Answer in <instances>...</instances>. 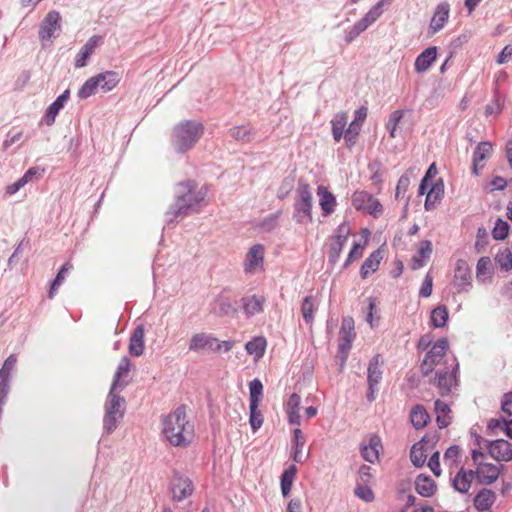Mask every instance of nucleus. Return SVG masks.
<instances>
[{"label": "nucleus", "instance_id": "nucleus-1", "mask_svg": "<svg viewBox=\"0 0 512 512\" xmlns=\"http://www.w3.org/2000/svg\"><path fill=\"white\" fill-rule=\"evenodd\" d=\"M162 432L167 441L176 447H186L193 441L194 425L188 420L184 407H178L164 417Z\"/></svg>", "mask_w": 512, "mask_h": 512}, {"label": "nucleus", "instance_id": "nucleus-2", "mask_svg": "<svg viewBox=\"0 0 512 512\" xmlns=\"http://www.w3.org/2000/svg\"><path fill=\"white\" fill-rule=\"evenodd\" d=\"M204 126L200 122L186 120L177 124L173 129L172 142L180 152L191 149L202 137Z\"/></svg>", "mask_w": 512, "mask_h": 512}, {"label": "nucleus", "instance_id": "nucleus-3", "mask_svg": "<svg viewBox=\"0 0 512 512\" xmlns=\"http://www.w3.org/2000/svg\"><path fill=\"white\" fill-rule=\"evenodd\" d=\"M313 207V195L307 182L299 181L296 189L293 218L297 223H311Z\"/></svg>", "mask_w": 512, "mask_h": 512}, {"label": "nucleus", "instance_id": "nucleus-4", "mask_svg": "<svg viewBox=\"0 0 512 512\" xmlns=\"http://www.w3.org/2000/svg\"><path fill=\"white\" fill-rule=\"evenodd\" d=\"M351 203L357 211L369 214L374 218L380 217L384 212L382 203L365 190L355 191L352 194Z\"/></svg>", "mask_w": 512, "mask_h": 512}, {"label": "nucleus", "instance_id": "nucleus-5", "mask_svg": "<svg viewBox=\"0 0 512 512\" xmlns=\"http://www.w3.org/2000/svg\"><path fill=\"white\" fill-rule=\"evenodd\" d=\"M448 350V341L445 338L437 340L432 348L426 354L420 369L423 375H429L437 366L444 364L446 352Z\"/></svg>", "mask_w": 512, "mask_h": 512}, {"label": "nucleus", "instance_id": "nucleus-6", "mask_svg": "<svg viewBox=\"0 0 512 512\" xmlns=\"http://www.w3.org/2000/svg\"><path fill=\"white\" fill-rule=\"evenodd\" d=\"M110 390L109 400L106 405V415L104 418V428L111 433L124 416V398Z\"/></svg>", "mask_w": 512, "mask_h": 512}, {"label": "nucleus", "instance_id": "nucleus-7", "mask_svg": "<svg viewBox=\"0 0 512 512\" xmlns=\"http://www.w3.org/2000/svg\"><path fill=\"white\" fill-rule=\"evenodd\" d=\"M483 458L484 454L482 452L476 450L472 452V460L476 465L475 478L480 484L489 485L497 480L499 470L494 464L482 462Z\"/></svg>", "mask_w": 512, "mask_h": 512}, {"label": "nucleus", "instance_id": "nucleus-8", "mask_svg": "<svg viewBox=\"0 0 512 512\" xmlns=\"http://www.w3.org/2000/svg\"><path fill=\"white\" fill-rule=\"evenodd\" d=\"M457 370L458 364L453 362L446 366L444 370L437 371L435 384L442 396L448 395L452 388L457 385Z\"/></svg>", "mask_w": 512, "mask_h": 512}, {"label": "nucleus", "instance_id": "nucleus-9", "mask_svg": "<svg viewBox=\"0 0 512 512\" xmlns=\"http://www.w3.org/2000/svg\"><path fill=\"white\" fill-rule=\"evenodd\" d=\"M349 234L350 227L348 224L342 223L338 226L336 234L332 238V243L330 245L329 258L331 262L335 263L338 260L343 247L347 242Z\"/></svg>", "mask_w": 512, "mask_h": 512}, {"label": "nucleus", "instance_id": "nucleus-10", "mask_svg": "<svg viewBox=\"0 0 512 512\" xmlns=\"http://www.w3.org/2000/svg\"><path fill=\"white\" fill-rule=\"evenodd\" d=\"M170 490L172 493V499L180 502L192 495L194 486L188 477L175 476L171 481Z\"/></svg>", "mask_w": 512, "mask_h": 512}, {"label": "nucleus", "instance_id": "nucleus-11", "mask_svg": "<svg viewBox=\"0 0 512 512\" xmlns=\"http://www.w3.org/2000/svg\"><path fill=\"white\" fill-rule=\"evenodd\" d=\"M471 270L467 261L459 259L455 265L453 284L458 292H462L471 286Z\"/></svg>", "mask_w": 512, "mask_h": 512}, {"label": "nucleus", "instance_id": "nucleus-12", "mask_svg": "<svg viewBox=\"0 0 512 512\" xmlns=\"http://www.w3.org/2000/svg\"><path fill=\"white\" fill-rule=\"evenodd\" d=\"M355 325L352 317H345L342 320L339 332V349L342 353H347L355 338Z\"/></svg>", "mask_w": 512, "mask_h": 512}, {"label": "nucleus", "instance_id": "nucleus-13", "mask_svg": "<svg viewBox=\"0 0 512 512\" xmlns=\"http://www.w3.org/2000/svg\"><path fill=\"white\" fill-rule=\"evenodd\" d=\"M187 192L178 197L177 206L178 213H186L187 210L193 209L203 199L204 195L200 192H195L190 182L187 183Z\"/></svg>", "mask_w": 512, "mask_h": 512}, {"label": "nucleus", "instance_id": "nucleus-14", "mask_svg": "<svg viewBox=\"0 0 512 512\" xmlns=\"http://www.w3.org/2000/svg\"><path fill=\"white\" fill-rule=\"evenodd\" d=\"M383 450L382 442L379 436L370 435L367 443L361 445L362 457L370 463L379 460L380 452Z\"/></svg>", "mask_w": 512, "mask_h": 512}, {"label": "nucleus", "instance_id": "nucleus-15", "mask_svg": "<svg viewBox=\"0 0 512 512\" xmlns=\"http://www.w3.org/2000/svg\"><path fill=\"white\" fill-rule=\"evenodd\" d=\"M383 362L380 360V356L376 355L370 361L368 366V384H369V394L367 395L369 401H373L375 399L374 392L375 387L378 385L382 378L381 366Z\"/></svg>", "mask_w": 512, "mask_h": 512}, {"label": "nucleus", "instance_id": "nucleus-16", "mask_svg": "<svg viewBox=\"0 0 512 512\" xmlns=\"http://www.w3.org/2000/svg\"><path fill=\"white\" fill-rule=\"evenodd\" d=\"M317 195L319 197V205L323 216H329L334 213L337 206L335 195L324 185L317 187Z\"/></svg>", "mask_w": 512, "mask_h": 512}, {"label": "nucleus", "instance_id": "nucleus-17", "mask_svg": "<svg viewBox=\"0 0 512 512\" xmlns=\"http://www.w3.org/2000/svg\"><path fill=\"white\" fill-rule=\"evenodd\" d=\"M449 13L450 6L447 2H443L437 5L429 26L432 34H435L444 28L449 19Z\"/></svg>", "mask_w": 512, "mask_h": 512}, {"label": "nucleus", "instance_id": "nucleus-18", "mask_svg": "<svg viewBox=\"0 0 512 512\" xmlns=\"http://www.w3.org/2000/svg\"><path fill=\"white\" fill-rule=\"evenodd\" d=\"M488 450L496 460L509 461L512 459V446L507 440L498 439L491 442Z\"/></svg>", "mask_w": 512, "mask_h": 512}, {"label": "nucleus", "instance_id": "nucleus-19", "mask_svg": "<svg viewBox=\"0 0 512 512\" xmlns=\"http://www.w3.org/2000/svg\"><path fill=\"white\" fill-rule=\"evenodd\" d=\"M60 28V15L56 11L47 14L41 24L39 36L42 39H50L54 32Z\"/></svg>", "mask_w": 512, "mask_h": 512}, {"label": "nucleus", "instance_id": "nucleus-20", "mask_svg": "<svg viewBox=\"0 0 512 512\" xmlns=\"http://www.w3.org/2000/svg\"><path fill=\"white\" fill-rule=\"evenodd\" d=\"M300 405H301V397L300 395L293 393L289 396L288 401L286 403V413L288 417V422L290 424H294L300 426L301 424V416H300Z\"/></svg>", "mask_w": 512, "mask_h": 512}, {"label": "nucleus", "instance_id": "nucleus-21", "mask_svg": "<svg viewBox=\"0 0 512 512\" xmlns=\"http://www.w3.org/2000/svg\"><path fill=\"white\" fill-rule=\"evenodd\" d=\"M215 345V337L205 333H197L192 336L189 344V349L192 351L208 349L215 352Z\"/></svg>", "mask_w": 512, "mask_h": 512}, {"label": "nucleus", "instance_id": "nucleus-22", "mask_svg": "<svg viewBox=\"0 0 512 512\" xmlns=\"http://www.w3.org/2000/svg\"><path fill=\"white\" fill-rule=\"evenodd\" d=\"M95 77L99 85L98 87L103 92L112 91L121 81L120 74L116 71L111 70L99 73Z\"/></svg>", "mask_w": 512, "mask_h": 512}, {"label": "nucleus", "instance_id": "nucleus-23", "mask_svg": "<svg viewBox=\"0 0 512 512\" xmlns=\"http://www.w3.org/2000/svg\"><path fill=\"white\" fill-rule=\"evenodd\" d=\"M496 501V494L490 489H481L473 500V506L477 511L492 509Z\"/></svg>", "mask_w": 512, "mask_h": 512}, {"label": "nucleus", "instance_id": "nucleus-24", "mask_svg": "<svg viewBox=\"0 0 512 512\" xmlns=\"http://www.w3.org/2000/svg\"><path fill=\"white\" fill-rule=\"evenodd\" d=\"M437 48L435 46L425 49L415 60V70L418 73L427 71L436 60Z\"/></svg>", "mask_w": 512, "mask_h": 512}, {"label": "nucleus", "instance_id": "nucleus-25", "mask_svg": "<svg viewBox=\"0 0 512 512\" xmlns=\"http://www.w3.org/2000/svg\"><path fill=\"white\" fill-rule=\"evenodd\" d=\"M415 489L423 497H432L437 490V485L428 475L420 474L415 479Z\"/></svg>", "mask_w": 512, "mask_h": 512}, {"label": "nucleus", "instance_id": "nucleus-26", "mask_svg": "<svg viewBox=\"0 0 512 512\" xmlns=\"http://www.w3.org/2000/svg\"><path fill=\"white\" fill-rule=\"evenodd\" d=\"M474 478V471L461 468L453 479V487L460 493H467Z\"/></svg>", "mask_w": 512, "mask_h": 512}, {"label": "nucleus", "instance_id": "nucleus-27", "mask_svg": "<svg viewBox=\"0 0 512 512\" xmlns=\"http://www.w3.org/2000/svg\"><path fill=\"white\" fill-rule=\"evenodd\" d=\"M264 248L262 245H254L246 256L245 271L251 272L263 264Z\"/></svg>", "mask_w": 512, "mask_h": 512}, {"label": "nucleus", "instance_id": "nucleus-28", "mask_svg": "<svg viewBox=\"0 0 512 512\" xmlns=\"http://www.w3.org/2000/svg\"><path fill=\"white\" fill-rule=\"evenodd\" d=\"M100 41H101L100 36H93L86 42V44L82 47V49L77 54V57L75 60V66L77 68H81L86 65L87 59L94 52L95 48L99 45Z\"/></svg>", "mask_w": 512, "mask_h": 512}, {"label": "nucleus", "instance_id": "nucleus-29", "mask_svg": "<svg viewBox=\"0 0 512 512\" xmlns=\"http://www.w3.org/2000/svg\"><path fill=\"white\" fill-rule=\"evenodd\" d=\"M144 352V327L137 326L129 341V353L133 356H141Z\"/></svg>", "mask_w": 512, "mask_h": 512}, {"label": "nucleus", "instance_id": "nucleus-30", "mask_svg": "<svg viewBox=\"0 0 512 512\" xmlns=\"http://www.w3.org/2000/svg\"><path fill=\"white\" fill-rule=\"evenodd\" d=\"M435 413H436V422L439 428H446L451 424L452 421V411L448 404L441 400H436L434 404Z\"/></svg>", "mask_w": 512, "mask_h": 512}, {"label": "nucleus", "instance_id": "nucleus-31", "mask_svg": "<svg viewBox=\"0 0 512 512\" xmlns=\"http://www.w3.org/2000/svg\"><path fill=\"white\" fill-rule=\"evenodd\" d=\"M69 98V90L64 91L57 99L47 108L45 122L51 126L55 122V118L59 111L64 107L65 102Z\"/></svg>", "mask_w": 512, "mask_h": 512}, {"label": "nucleus", "instance_id": "nucleus-32", "mask_svg": "<svg viewBox=\"0 0 512 512\" xmlns=\"http://www.w3.org/2000/svg\"><path fill=\"white\" fill-rule=\"evenodd\" d=\"M264 303L265 298L263 296L252 295L242 298L243 309L248 316L261 313Z\"/></svg>", "mask_w": 512, "mask_h": 512}, {"label": "nucleus", "instance_id": "nucleus-33", "mask_svg": "<svg viewBox=\"0 0 512 512\" xmlns=\"http://www.w3.org/2000/svg\"><path fill=\"white\" fill-rule=\"evenodd\" d=\"M381 261V253L379 250L374 251L365 259L361 268L360 275L363 279L367 278L370 274L377 271Z\"/></svg>", "mask_w": 512, "mask_h": 512}, {"label": "nucleus", "instance_id": "nucleus-34", "mask_svg": "<svg viewBox=\"0 0 512 512\" xmlns=\"http://www.w3.org/2000/svg\"><path fill=\"white\" fill-rule=\"evenodd\" d=\"M444 195V184L442 179H438L427 192L425 200V208L429 210L435 206V204L441 200Z\"/></svg>", "mask_w": 512, "mask_h": 512}, {"label": "nucleus", "instance_id": "nucleus-35", "mask_svg": "<svg viewBox=\"0 0 512 512\" xmlns=\"http://www.w3.org/2000/svg\"><path fill=\"white\" fill-rule=\"evenodd\" d=\"M347 120L348 115L345 112L337 113L331 120L332 135L335 142H339L342 139L347 125Z\"/></svg>", "mask_w": 512, "mask_h": 512}, {"label": "nucleus", "instance_id": "nucleus-36", "mask_svg": "<svg viewBox=\"0 0 512 512\" xmlns=\"http://www.w3.org/2000/svg\"><path fill=\"white\" fill-rule=\"evenodd\" d=\"M492 151L491 143L481 142L478 144L473 154V171L475 174H478L479 164L484 161Z\"/></svg>", "mask_w": 512, "mask_h": 512}, {"label": "nucleus", "instance_id": "nucleus-37", "mask_svg": "<svg viewBox=\"0 0 512 512\" xmlns=\"http://www.w3.org/2000/svg\"><path fill=\"white\" fill-rule=\"evenodd\" d=\"M297 473V467L290 465L281 475V492L284 497H287L292 489V485Z\"/></svg>", "mask_w": 512, "mask_h": 512}, {"label": "nucleus", "instance_id": "nucleus-38", "mask_svg": "<svg viewBox=\"0 0 512 512\" xmlns=\"http://www.w3.org/2000/svg\"><path fill=\"white\" fill-rule=\"evenodd\" d=\"M411 423L416 429L424 428L429 421V414L426 409L421 405H416L410 414Z\"/></svg>", "mask_w": 512, "mask_h": 512}, {"label": "nucleus", "instance_id": "nucleus-39", "mask_svg": "<svg viewBox=\"0 0 512 512\" xmlns=\"http://www.w3.org/2000/svg\"><path fill=\"white\" fill-rule=\"evenodd\" d=\"M266 345L267 342L264 337H255L246 344L245 348L248 354L254 355L255 359L258 360L264 355Z\"/></svg>", "mask_w": 512, "mask_h": 512}, {"label": "nucleus", "instance_id": "nucleus-40", "mask_svg": "<svg viewBox=\"0 0 512 512\" xmlns=\"http://www.w3.org/2000/svg\"><path fill=\"white\" fill-rule=\"evenodd\" d=\"M131 362L127 357H123L119 363L117 371L114 376L112 390L122 385V380L127 378L130 372Z\"/></svg>", "mask_w": 512, "mask_h": 512}, {"label": "nucleus", "instance_id": "nucleus-41", "mask_svg": "<svg viewBox=\"0 0 512 512\" xmlns=\"http://www.w3.org/2000/svg\"><path fill=\"white\" fill-rule=\"evenodd\" d=\"M374 21L365 14L359 21H357L351 30L346 35V41H353L358 35L365 31Z\"/></svg>", "mask_w": 512, "mask_h": 512}, {"label": "nucleus", "instance_id": "nucleus-42", "mask_svg": "<svg viewBox=\"0 0 512 512\" xmlns=\"http://www.w3.org/2000/svg\"><path fill=\"white\" fill-rule=\"evenodd\" d=\"M448 309L444 305L437 306L431 312V323L435 328H442L448 320Z\"/></svg>", "mask_w": 512, "mask_h": 512}, {"label": "nucleus", "instance_id": "nucleus-43", "mask_svg": "<svg viewBox=\"0 0 512 512\" xmlns=\"http://www.w3.org/2000/svg\"><path fill=\"white\" fill-rule=\"evenodd\" d=\"M410 458L416 467H422L427 459V453L424 444L420 442L413 445L410 452Z\"/></svg>", "mask_w": 512, "mask_h": 512}, {"label": "nucleus", "instance_id": "nucleus-44", "mask_svg": "<svg viewBox=\"0 0 512 512\" xmlns=\"http://www.w3.org/2000/svg\"><path fill=\"white\" fill-rule=\"evenodd\" d=\"M72 264L71 263H65L61 269L59 270L58 274L56 275L55 279L53 280L52 284H51V287H50V290H49V293H48V297L50 299H52L55 294L57 293V290L58 288L62 285L64 279H65V274L70 271L72 269Z\"/></svg>", "mask_w": 512, "mask_h": 512}, {"label": "nucleus", "instance_id": "nucleus-45", "mask_svg": "<svg viewBox=\"0 0 512 512\" xmlns=\"http://www.w3.org/2000/svg\"><path fill=\"white\" fill-rule=\"evenodd\" d=\"M460 456V447L457 445L450 446L444 453L443 461L449 469L458 467V459Z\"/></svg>", "mask_w": 512, "mask_h": 512}, {"label": "nucleus", "instance_id": "nucleus-46", "mask_svg": "<svg viewBox=\"0 0 512 512\" xmlns=\"http://www.w3.org/2000/svg\"><path fill=\"white\" fill-rule=\"evenodd\" d=\"M229 134L237 141L249 142L252 136V129L246 125L236 126L229 130Z\"/></svg>", "mask_w": 512, "mask_h": 512}, {"label": "nucleus", "instance_id": "nucleus-47", "mask_svg": "<svg viewBox=\"0 0 512 512\" xmlns=\"http://www.w3.org/2000/svg\"><path fill=\"white\" fill-rule=\"evenodd\" d=\"M360 130H361V126H360V123H357V121H352L349 124L348 128L345 129L343 138L348 147H351L356 143V140L359 136Z\"/></svg>", "mask_w": 512, "mask_h": 512}, {"label": "nucleus", "instance_id": "nucleus-48", "mask_svg": "<svg viewBox=\"0 0 512 512\" xmlns=\"http://www.w3.org/2000/svg\"><path fill=\"white\" fill-rule=\"evenodd\" d=\"M250 405H259L263 393V385L259 379H254L249 384Z\"/></svg>", "mask_w": 512, "mask_h": 512}, {"label": "nucleus", "instance_id": "nucleus-49", "mask_svg": "<svg viewBox=\"0 0 512 512\" xmlns=\"http://www.w3.org/2000/svg\"><path fill=\"white\" fill-rule=\"evenodd\" d=\"M98 86L99 85L95 76L89 78L79 89L78 97L81 99H86L92 96L96 92Z\"/></svg>", "mask_w": 512, "mask_h": 512}, {"label": "nucleus", "instance_id": "nucleus-50", "mask_svg": "<svg viewBox=\"0 0 512 512\" xmlns=\"http://www.w3.org/2000/svg\"><path fill=\"white\" fill-rule=\"evenodd\" d=\"M315 309L312 296H306L302 302L301 312L306 323H311L314 319L313 312Z\"/></svg>", "mask_w": 512, "mask_h": 512}, {"label": "nucleus", "instance_id": "nucleus-51", "mask_svg": "<svg viewBox=\"0 0 512 512\" xmlns=\"http://www.w3.org/2000/svg\"><path fill=\"white\" fill-rule=\"evenodd\" d=\"M259 405H250V425L253 431L258 430L263 424V415L261 411L258 409Z\"/></svg>", "mask_w": 512, "mask_h": 512}, {"label": "nucleus", "instance_id": "nucleus-52", "mask_svg": "<svg viewBox=\"0 0 512 512\" xmlns=\"http://www.w3.org/2000/svg\"><path fill=\"white\" fill-rule=\"evenodd\" d=\"M432 253V243L429 240H425L420 242L418 257H415L414 260L418 263V267L423 265V260L428 258Z\"/></svg>", "mask_w": 512, "mask_h": 512}, {"label": "nucleus", "instance_id": "nucleus-53", "mask_svg": "<svg viewBox=\"0 0 512 512\" xmlns=\"http://www.w3.org/2000/svg\"><path fill=\"white\" fill-rule=\"evenodd\" d=\"M509 232V225L506 221L498 219L492 231L493 238L496 240H504Z\"/></svg>", "mask_w": 512, "mask_h": 512}, {"label": "nucleus", "instance_id": "nucleus-54", "mask_svg": "<svg viewBox=\"0 0 512 512\" xmlns=\"http://www.w3.org/2000/svg\"><path fill=\"white\" fill-rule=\"evenodd\" d=\"M392 0H380L366 14L375 22L383 13V9L391 5Z\"/></svg>", "mask_w": 512, "mask_h": 512}, {"label": "nucleus", "instance_id": "nucleus-55", "mask_svg": "<svg viewBox=\"0 0 512 512\" xmlns=\"http://www.w3.org/2000/svg\"><path fill=\"white\" fill-rule=\"evenodd\" d=\"M355 494L358 498L365 502H371L374 499V493L372 489L367 485H358L355 489Z\"/></svg>", "mask_w": 512, "mask_h": 512}, {"label": "nucleus", "instance_id": "nucleus-56", "mask_svg": "<svg viewBox=\"0 0 512 512\" xmlns=\"http://www.w3.org/2000/svg\"><path fill=\"white\" fill-rule=\"evenodd\" d=\"M496 260L504 270L512 269V253L509 250L498 254Z\"/></svg>", "mask_w": 512, "mask_h": 512}, {"label": "nucleus", "instance_id": "nucleus-57", "mask_svg": "<svg viewBox=\"0 0 512 512\" xmlns=\"http://www.w3.org/2000/svg\"><path fill=\"white\" fill-rule=\"evenodd\" d=\"M490 265H491V260L487 256L481 257L478 260L477 266H476V274H477L478 279H480L481 277L485 276L488 273Z\"/></svg>", "mask_w": 512, "mask_h": 512}, {"label": "nucleus", "instance_id": "nucleus-58", "mask_svg": "<svg viewBox=\"0 0 512 512\" xmlns=\"http://www.w3.org/2000/svg\"><path fill=\"white\" fill-rule=\"evenodd\" d=\"M409 185H410V177H409V175L408 174H403L399 178L397 186H396V192H395L396 198H400L401 195H404L406 193Z\"/></svg>", "mask_w": 512, "mask_h": 512}, {"label": "nucleus", "instance_id": "nucleus-59", "mask_svg": "<svg viewBox=\"0 0 512 512\" xmlns=\"http://www.w3.org/2000/svg\"><path fill=\"white\" fill-rule=\"evenodd\" d=\"M378 312L377 310V304L375 298H368V311L366 316V321L370 325L371 328L375 326L374 324V315H376Z\"/></svg>", "mask_w": 512, "mask_h": 512}, {"label": "nucleus", "instance_id": "nucleus-60", "mask_svg": "<svg viewBox=\"0 0 512 512\" xmlns=\"http://www.w3.org/2000/svg\"><path fill=\"white\" fill-rule=\"evenodd\" d=\"M44 169L39 167H31L29 168L24 175L22 176L23 180L28 183L29 181L33 179H39L43 176Z\"/></svg>", "mask_w": 512, "mask_h": 512}, {"label": "nucleus", "instance_id": "nucleus-61", "mask_svg": "<svg viewBox=\"0 0 512 512\" xmlns=\"http://www.w3.org/2000/svg\"><path fill=\"white\" fill-rule=\"evenodd\" d=\"M17 362V358L15 355H10L4 362L2 368L0 369V374L2 376H6L10 378V372L13 370L15 364Z\"/></svg>", "mask_w": 512, "mask_h": 512}, {"label": "nucleus", "instance_id": "nucleus-62", "mask_svg": "<svg viewBox=\"0 0 512 512\" xmlns=\"http://www.w3.org/2000/svg\"><path fill=\"white\" fill-rule=\"evenodd\" d=\"M363 249H364V247L362 245L354 244V246L350 250L348 258L345 262V267H347L351 262L361 258L363 255Z\"/></svg>", "mask_w": 512, "mask_h": 512}, {"label": "nucleus", "instance_id": "nucleus-63", "mask_svg": "<svg viewBox=\"0 0 512 512\" xmlns=\"http://www.w3.org/2000/svg\"><path fill=\"white\" fill-rule=\"evenodd\" d=\"M428 467L436 477L441 475L439 452H435L433 455H431L428 461Z\"/></svg>", "mask_w": 512, "mask_h": 512}, {"label": "nucleus", "instance_id": "nucleus-64", "mask_svg": "<svg viewBox=\"0 0 512 512\" xmlns=\"http://www.w3.org/2000/svg\"><path fill=\"white\" fill-rule=\"evenodd\" d=\"M501 409L503 413L512 417V392L506 393L503 397Z\"/></svg>", "mask_w": 512, "mask_h": 512}]
</instances>
